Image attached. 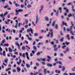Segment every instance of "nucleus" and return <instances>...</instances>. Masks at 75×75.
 Returning <instances> with one entry per match:
<instances>
[{"mask_svg": "<svg viewBox=\"0 0 75 75\" xmlns=\"http://www.w3.org/2000/svg\"><path fill=\"white\" fill-rule=\"evenodd\" d=\"M8 49L9 50V52H13V49H11V48L10 47H9Z\"/></svg>", "mask_w": 75, "mask_h": 75, "instance_id": "obj_9", "label": "nucleus"}, {"mask_svg": "<svg viewBox=\"0 0 75 75\" xmlns=\"http://www.w3.org/2000/svg\"><path fill=\"white\" fill-rule=\"evenodd\" d=\"M67 37L68 40H70V38H69V35H67Z\"/></svg>", "mask_w": 75, "mask_h": 75, "instance_id": "obj_31", "label": "nucleus"}, {"mask_svg": "<svg viewBox=\"0 0 75 75\" xmlns=\"http://www.w3.org/2000/svg\"><path fill=\"white\" fill-rule=\"evenodd\" d=\"M42 10H43L42 9H39V14H41V11H42Z\"/></svg>", "mask_w": 75, "mask_h": 75, "instance_id": "obj_21", "label": "nucleus"}, {"mask_svg": "<svg viewBox=\"0 0 75 75\" xmlns=\"http://www.w3.org/2000/svg\"><path fill=\"white\" fill-rule=\"evenodd\" d=\"M37 60L38 61H41V58L40 59L37 58Z\"/></svg>", "mask_w": 75, "mask_h": 75, "instance_id": "obj_63", "label": "nucleus"}, {"mask_svg": "<svg viewBox=\"0 0 75 75\" xmlns=\"http://www.w3.org/2000/svg\"><path fill=\"white\" fill-rule=\"evenodd\" d=\"M69 51V48H67L66 49V51L68 52V51Z\"/></svg>", "mask_w": 75, "mask_h": 75, "instance_id": "obj_64", "label": "nucleus"}, {"mask_svg": "<svg viewBox=\"0 0 75 75\" xmlns=\"http://www.w3.org/2000/svg\"><path fill=\"white\" fill-rule=\"evenodd\" d=\"M0 17L3 18V17H4V15L3 16V13H2V14H1L0 15Z\"/></svg>", "mask_w": 75, "mask_h": 75, "instance_id": "obj_56", "label": "nucleus"}, {"mask_svg": "<svg viewBox=\"0 0 75 75\" xmlns=\"http://www.w3.org/2000/svg\"><path fill=\"white\" fill-rule=\"evenodd\" d=\"M23 11V9H19L18 10H17V9H15V12H16V16H18V15L19 13L18 12H21Z\"/></svg>", "mask_w": 75, "mask_h": 75, "instance_id": "obj_1", "label": "nucleus"}, {"mask_svg": "<svg viewBox=\"0 0 75 75\" xmlns=\"http://www.w3.org/2000/svg\"><path fill=\"white\" fill-rule=\"evenodd\" d=\"M67 47V46L66 45L63 46H62V48L63 49H65V48H66V47Z\"/></svg>", "mask_w": 75, "mask_h": 75, "instance_id": "obj_32", "label": "nucleus"}, {"mask_svg": "<svg viewBox=\"0 0 75 75\" xmlns=\"http://www.w3.org/2000/svg\"><path fill=\"white\" fill-rule=\"evenodd\" d=\"M45 18L46 21H49V17L47 16H45Z\"/></svg>", "mask_w": 75, "mask_h": 75, "instance_id": "obj_8", "label": "nucleus"}, {"mask_svg": "<svg viewBox=\"0 0 75 75\" xmlns=\"http://www.w3.org/2000/svg\"><path fill=\"white\" fill-rule=\"evenodd\" d=\"M72 27H73V26H71L70 27V29H69V28H67V31H71L72 30Z\"/></svg>", "mask_w": 75, "mask_h": 75, "instance_id": "obj_7", "label": "nucleus"}, {"mask_svg": "<svg viewBox=\"0 0 75 75\" xmlns=\"http://www.w3.org/2000/svg\"><path fill=\"white\" fill-rule=\"evenodd\" d=\"M25 55L26 56V58L28 60L30 59V58H29V57H28V53L27 52H26L25 53Z\"/></svg>", "mask_w": 75, "mask_h": 75, "instance_id": "obj_4", "label": "nucleus"}, {"mask_svg": "<svg viewBox=\"0 0 75 75\" xmlns=\"http://www.w3.org/2000/svg\"><path fill=\"white\" fill-rule=\"evenodd\" d=\"M21 8H23V7H25V6L23 4H21Z\"/></svg>", "mask_w": 75, "mask_h": 75, "instance_id": "obj_43", "label": "nucleus"}, {"mask_svg": "<svg viewBox=\"0 0 75 75\" xmlns=\"http://www.w3.org/2000/svg\"><path fill=\"white\" fill-rule=\"evenodd\" d=\"M54 50L55 51H57V50H58V48L57 47H54Z\"/></svg>", "mask_w": 75, "mask_h": 75, "instance_id": "obj_35", "label": "nucleus"}, {"mask_svg": "<svg viewBox=\"0 0 75 75\" xmlns=\"http://www.w3.org/2000/svg\"><path fill=\"white\" fill-rule=\"evenodd\" d=\"M8 14V12L7 11L4 14V16L5 17L6 16V15H7Z\"/></svg>", "mask_w": 75, "mask_h": 75, "instance_id": "obj_26", "label": "nucleus"}, {"mask_svg": "<svg viewBox=\"0 0 75 75\" xmlns=\"http://www.w3.org/2000/svg\"><path fill=\"white\" fill-rule=\"evenodd\" d=\"M7 7H8V5L6 6H4V8H7Z\"/></svg>", "mask_w": 75, "mask_h": 75, "instance_id": "obj_37", "label": "nucleus"}, {"mask_svg": "<svg viewBox=\"0 0 75 75\" xmlns=\"http://www.w3.org/2000/svg\"><path fill=\"white\" fill-rule=\"evenodd\" d=\"M33 48L34 49V50H35V51H36V50H37V47L35 46L33 47Z\"/></svg>", "mask_w": 75, "mask_h": 75, "instance_id": "obj_22", "label": "nucleus"}, {"mask_svg": "<svg viewBox=\"0 0 75 75\" xmlns=\"http://www.w3.org/2000/svg\"><path fill=\"white\" fill-rule=\"evenodd\" d=\"M60 55L61 57H63L64 55V54L62 53H61L60 54Z\"/></svg>", "mask_w": 75, "mask_h": 75, "instance_id": "obj_36", "label": "nucleus"}, {"mask_svg": "<svg viewBox=\"0 0 75 75\" xmlns=\"http://www.w3.org/2000/svg\"><path fill=\"white\" fill-rule=\"evenodd\" d=\"M3 54L4 56H6V54H5V51H3Z\"/></svg>", "mask_w": 75, "mask_h": 75, "instance_id": "obj_54", "label": "nucleus"}, {"mask_svg": "<svg viewBox=\"0 0 75 75\" xmlns=\"http://www.w3.org/2000/svg\"><path fill=\"white\" fill-rule=\"evenodd\" d=\"M32 52L33 54H35V51L34 50H33L32 51Z\"/></svg>", "mask_w": 75, "mask_h": 75, "instance_id": "obj_61", "label": "nucleus"}, {"mask_svg": "<svg viewBox=\"0 0 75 75\" xmlns=\"http://www.w3.org/2000/svg\"><path fill=\"white\" fill-rule=\"evenodd\" d=\"M17 25H18V23H16V25L14 26L16 28H17Z\"/></svg>", "mask_w": 75, "mask_h": 75, "instance_id": "obj_29", "label": "nucleus"}, {"mask_svg": "<svg viewBox=\"0 0 75 75\" xmlns=\"http://www.w3.org/2000/svg\"><path fill=\"white\" fill-rule=\"evenodd\" d=\"M44 5H41L40 6V9L43 10V8H44Z\"/></svg>", "mask_w": 75, "mask_h": 75, "instance_id": "obj_40", "label": "nucleus"}, {"mask_svg": "<svg viewBox=\"0 0 75 75\" xmlns=\"http://www.w3.org/2000/svg\"><path fill=\"white\" fill-rule=\"evenodd\" d=\"M55 21H54L52 23V25L53 27H54L55 26Z\"/></svg>", "mask_w": 75, "mask_h": 75, "instance_id": "obj_16", "label": "nucleus"}, {"mask_svg": "<svg viewBox=\"0 0 75 75\" xmlns=\"http://www.w3.org/2000/svg\"><path fill=\"white\" fill-rule=\"evenodd\" d=\"M28 21L27 20H25V23H26V24H27L28 23Z\"/></svg>", "mask_w": 75, "mask_h": 75, "instance_id": "obj_57", "label": "nucleus"}, {"mask_svg": "<svg viewBox=\"0 0 75 75\" xmlns=\"http://www.w3.org/2000/svg\"><path fill=\"white\" fill-rule=\"evenodd\" d=\"M22 50H25V47L23 46L22 47Z\"/></svg>", "mask_w": 75, "mask_h": 75, "instance_id": "obj_33", "label": "nucleus"}, {"mask_svg": "<svg viewBox=\"0 0 75 75\" xmlns=\"http://www.w3.org/2000/svg\"><path fill=\"white\" fill-rule=\"evenodd\" d=\"M14 54L18 55V52H15L14 53Z\"/></svg>", "mask_w": 75, "mask_h": 75, "instance_id": "obj_60", "label": "nucleus"}, {"mask_svg": "<svg viewBox=\"0 0 75 75\" xmlns=\"http://www.w3.org/2000/svg\"><path fill=\"white\" fill-rule=\"evenodd\" d=\"M26 66L27 68H30V65L28 64H26Z\"/></svg>", "mask_w": 75, "mask_h": 75, "instance_id": "obj_23", "label": "nucleus"}, {"mask_svg": "<svg viewBox=\"0 0 75 75\" xmlns=\"http://www.w3.org/2000/svg\"><path fill=\"white\" fill-rule=\"evenodd\" d=\"M63 24L64 25H65L66 26L68 27V25H67V23H64V22H63Z\"/></svg>", "mask_w": 75, "mask_h": 75, "instance_id": "obj_20", "label": "nucleus"}, {"mask_svg": "<svg viewBox=\"0 0 75 75\" xmlns=\"http://www.w3.org/2000/svg\"><path fill=\"white\" fill-rule=\"evenodd\" d=\"M50 31L51 32V37H53V36H54V33L52 32V29H50Z\"/></svg>", "mask_w": 75, "mask_h": 75, "instance_id": "obj_3", "label": "nucleus"}, {"mask_svg": "<svg viewBox=\"0 0 75 75\" xmlns=\"http://www.w3.org/2000/svg\"><path fill=\"white\" fill-rule=\"evenodd\" d=\"M41 32L42 33H47V31L44 30H41Z\"/></svg>", "mask_w": 75, "mask_h": 75, "instance_id": "obj_15", "label": "nucleus"}, {"mask_svg": "<svg viewBox=\"0 0 75 75\" xmlns=\"http://www.w3.org/2000/svg\"><path fill=\"white\" fill-rule=\"evenodd\" d=\"M34 35L35 37L38 36V33H36L34 34Z\"/></svg>", "mask_w": 75, "mask_h": 75, "instance_id": "obj_44", "label": "nucleus"}, {"mask_svg": "<svg viewBox=\"0 0 75 75\" xmlns=\"http://www.w3.org/2000/svg\"><path fill=\"white\" fill-rule=\"evenodd\" d=\"M30 31H31V33H32V34H33V30H32V29H31V28H30Z\"/></svg>", "mask_w": 75, "mask_h": 75, "instance_id": "obj_38", "label": "nucleus"}, {"mask_svg": "<svg viewBox=\"0 0 75 75\" xmlns=\"http://www.w3.org/2000/svg\"><path fill=\"white\" fill-rule=\"evenodd\" d=\"M64 38H62L60 39L61 42H63L64 41Z\"/></svg>", "mask_w": 75, "mask_h": 75, "instance_id": "obj_28", "label": "nucleus"}, {"mask_svg": "<svg viewBox=\"0 0 75 75\" xmlns=\"http://www.w3.org/2000/svg\"><path fill=\"white\" fill-rule=\"evenodd\" d=\"M40 54H41V52H38L36 53V55H40Z\"/></svg>", "mask_w": 75, "mask_h": 75, "instance_id": "obj_46", "label": "nucleus"}, {"mask_svg": "<svg viewBox=\"0 0 75 75\" xmlns=\"http://www.w3.org/2000/svg\"><path fill=\"white\" fill-rule=\"evenodd\" d=\"M72 14H71V13H70L68 15V17H72Z\"/></svg>", "mask_w": 75, "mask_h": 75, "instance_id": "obj_39", "label": "nucleus"}, {"mask_svg": "<svg viewBox=\"0 0 75 75\" xmlns=\"http://www.w3.org/2000/svg\"><path fill=\"white\" fill-rule=\"evenodd\" d=\"M36 65L37 67H39V64L37 62L36 63Z\"/></svg>", "mask_w": 75, "mask_h": 75, "instance_id": "obj_51", "label": "nucleus"}, {"mask_svg": "<svg viewBox=\"0 0 75 75\" xmlns=\"http://www.w3.org/2000/svg\"><path fill=\"white\" fill-rule=\"evenodd\" d=\"M59 10H60V13H62V7H59Z\"/></svg>", "mask_w": 75, "mask_h": 75, "instance_id": "obj_24", "label": "nucleus"}, {"mask_svg": "<svg viewBox=\"0 0 75 75\" xmlns=\"http://www.w3.org/2000/svg\"><path fill=\"white\" fill-rule=\"evenodd\" d=\"M4 46L3 44L1 43H1L0 44V47H1V46Z\"/></svg>", "mask_w": 75, "mask_h": 75, "instance_id": "obj_52", "label": "nucleus"}, {"mask_svg": "<svg viewBox=\"0 0 75 75\" xmlns=\"http://www.w3.org/2000/svg\"><path fill=\"white\" fill-rule=\"evenodd\" d=\"M75 75V73H70L69 75Z\"/></svg>", "mask_w": 75, "mask_h": 75, "instance_id": "obj_49", "label": "nucleus"}, {"mask_svg": "<svg viewBox=\"0 0 75 75\" xmlns=\"http://www.w3.org/2000/svg\"><path fill=\"white\" fill-rule=\"evenodd\" d=\"M70 33H71V34H72V35H74V32H73V31H71L70 32Z\"/></svg>", "mask_w": 75, "mask_h": 75, "instance_id": "obj_47", "label": "nucleus"}, {"mask_svg": "<svg viewBox=\"0 0 75 75\" xmlns=\"http://www.w3.org/2000/svg\"><path fill=\"white\" fill-rule=\"evenodd\" d=\"M28 40H29V41H32V38H31L30 37L28 38Z\"/></svg>", "mask_w": 75, "mask_h": 75, "instance_id": "obj_53", "label": "nucleus"}, {"mask_svg": "<svg viewBox=\"0 0 75 75\" xmlns=\"http://www.w3.org/2000/svg\"><path fill=\"white\" fill-rule=\"evenodd\" d=\"M17 70L18 72H19L20 71V67H18L17 68Z\"/></svg>", "mask_w": 75, "mask_h": 75, "instance_id": "obj_14", "label": "nucleus"}, {"mask_svg": "<svg viewBox=\"0 0 75 75\" xmlns=\"http://www.w3.org/2000/svg\"><path fill=\"white\" fill-rule=\"evenodd\" d=\"M4 47H8V44L7 43H5L4 44Z\"/></svg>", "mask_w": 75, "mask_h": 75, "instance_id": "obj_19", "label": "nucleus"}, {"mask_svg": "<svg viewBox=\"0 0 75 75\" xmlns=\"http://www.w3.org/2000/svg\"><path fill=\"white\" fill-rule=\"evenodd\" d=\"M65 43L66 45H69L70 43L69 42H68L67 41H66L65 42Z\"/></svg>", "mask_w": 75, "mask_h": 75, "instance_id": "obj_41", "label": "nucleus"}, {"mask_svg": "<svg viewBox=\"0 0 75 75\" xmlns=\"http://www.w3.org/2000/svg\"><path fill=\"white\" fill-rule=\"evenodd\" d=\"M47 66H48V67H51L52 66V64L48 63L47 64Z\"/></svg>", "mask_w": 75, "mask_h": 75, "instance_id": "obj_12", "label": "nucleus"}, {"mask_svg": "<svg viewBox=\"0 0 75 75\" xmlns=\"http://www.w3.org/2000/svg\"><path fill=\"white\" fill-rule=\"evenodd\" d=\"M7 61H8V59L6 58L4 60V62L5 63H7Z\"/></svg>", "mask_w": 75, "mask_h": 75, "instance_id": "obj_25", "label": "nucleus"}, {"mask_svg": "<svg viewBox=\"0 0 75 75\" xmlns=\"http://www.w3.org/2000/svg\"><path fill=\"white\" fill-rule=\"evenodd\" d=\"M38 16L37 15L36 19V22L35 23V24H37V23H38Z\"/></svg>", "mask_w": 75, "mask_h": 75, "instance_id": "obj_5", "label": "nucleus"}, {"mask_svg": "<svg viewBox=\"0 0 75 75\" xmlns=\"http://www.w3.org/2000/svg\"><path fill=\"white\" fill-rule=\"evenodd\" d=\"M25 47L26 48V49L27 50H28L30 49V47H28V45H26Z\"/></svg>", "mask_w": 75, "mask_h": 75, "instance_id": "obj_11", "label": "nucleus"}, {"mask_svg": "<svg viewBox=\"0 0 75 75\" xmlns=\"http://www.w3.org/2000/svg\"><path fill=\"white\" fill-rule=\"evenodd\" d=\"M44 44V43H38V45H41V44Z\"/></svg>", "mask_w": 75, "mask_h": 75, "instance_id": "obj_55", "label": "nucleus"}, {"mask_svg": "<svg viewBox=\"0 0 75 75\" xmlns=\"http://www.w3.org/2000/svg\"><path fill=\"white\" fill-rule=\"evenodd\" d=\"M22 57H24L25 58V53H23L22 54Z\"/></svg>", "mask_w": 75, "mask_h": 75, "instance_id": "obj_42", "label": "nucleus"}, {"mask_svg": "<svg viewBox=\"0 0 75 75\" xmlns=\"http://www.w3.org/2000/svg\"><path fill=\"white\" fill-rule=\"evenodd\" d=\"M12 71L13 72H15L16 71V70L15 69H13Z\"/></svg>", "mask_w": 75, "mask_h": 75, "instance_id": "obj_62", "label": "nucleus"}, {"mask_svg": "<svg viewBox=\"0 0 75 75\" xmlns=\"http://www.w3.org/2000/svg\"><path fill=\"white\" fill-rule=\"evenodd\" d=\"M25 42L26 44H28V41H27V40H25Z\"/></svg>", "mask_w": 75, "mask_h": 75, "instance_id": "obj_59", "label": "nucleus"}, {"mask_svg": "<svg viewBox=\"0 0 75 75\" xmlns=\"http://www.w3.org/2000/svg\"><path fill=\"white\" fill-rule=\"evenodd\" d=\"M65 67L64 66H63V69H62V71L63 72L65 71Z\"/></svg>", "mask_w": 75, "mask_h": 75, "instance_id": "obj_17", "label": "nucleus"}, {"mask_svg": "<svg viewBox=\"0 0 75 75\" xmlns=\"http://www.w3.org/2000/svg\"><path fill=\"white\" fill-rule=\"evenodd\" d=\"M45 60H46V58H41V61H45Z\"/></svg>", "mask_w": 75, "mask_h": 75, "instance_id": "obj_10", "label": "nucleus"}, {"mask_svg": "<svg viewBox=\"0 0 75 75\" xmlns=\"http://www.w3.org/2000/svg\"><path fill=\"white\" fill-rule=\"evenodd\" d=\"M47 62H50V59H51V57L50 56H47Z\"/></svg>", "mask_w": 75, "mask_h": 75, "instance_id": "obj_2", "label": "nucleus"}, {"mask_svg": "<svg viewBox=\"0 0 75 75\" xmlns=\"http://www.w3.org/2000/svg\"><path fill=\"white\" fill-rule=\"evenodd\" d=\"M71 4H72V2H69L67 4V6H70Z\"/></svg>", "mask_w": 75, "mask_h": 75, "instance_id": "obj_34", "label": "nucleus"}, {"mask_svg": "<svg viewBox=\"0 0 75 75\" xmlns=\"http://www.w3.org/2000/svg\"><path fill=\"white\" fill-rule=\"evenodd\" d=\"M31 30L30 29H28L27 31V32L28 33H30V31Z\"/></svg>", "mask_w": 75, "mask_h": 75, "instance_id": "obj_58", "label": "nucleus"}, {"mask_svg": "<svg viewBox=\"0 0 75 75\" xmlns=\"http://www.w3.org/2000/svg\"><path fill=\"white\" fill-rule=\"evenodd\" d=\"M55 28L57 30V29H58V26L57 25V24H56L55 26Z\"/></svg>", "mask_w": 75, "mask_h": 75, "instance_id": "obj_18", "label": "nucleus"}, {"mask_svg": "<svg viewBox=\"0 0 75 75\" xmlns=\"http://www.w3.org/2000/svg\"><path fill=\"white\" fill-rule=\"evenodd\" d=\"M15 6L17 7L18 6V7H20V5H19V4H18V3L15 4Z\"/></svg>", "mask_w": 75, "mask_h": 75, "instance_id": "obj_27", "label": "nucleus"}, {"mask_svg": "<svg viewBox=\"0 0 75 75\" xmlns=\"http://www.w3.org/2000/svg\"><path fill=\"white\" fill-rule=\"evenodd\" d=\"M6 42V41H5V40H2V41L1 42V43L3 44H4V42Z\"/></svg>", "mask_w": 75, "mask_h": 75, "instance_id": "obj_45", "label": "nucleus"}, {"mask_svg": "<svg viewBox=\"0 0 75 75\" xmlns=\"http://www.w3.org/2000/svg\"><path fill=\"white\" fill-rule=\"evenodd\" d=\"M21 24H22L21 22L19 23L18 25V27H20Z\"/></svg>", "mask_w": 75, "mask_h": 75, "instance_id": "obj_48", "label": "nucleus"}, {"mask_svg": "<svg viewBox=\"0 0 75 75\" xmlns=\"http://www.w3.org/2000/svg\"><path fill=\"white\" fill-rule=\"evenodd\" d=\"M27 7L28 8H31V5L30 4H28L27 6Z\"/></svg>", "mask_w": 75, "mask_h": 75, "instance_id": "obj_13", "label": "nucleus"}, {"mask_svg": "<svg viewBox=\"0 0 75 75\" xmlns=\"http://www.w3.org/2000/svg\"><path fill=\"white\" fill-rule=\"evenodd\" d=\"M68 58L69 59H72V57L71 56L69 57Z\"/></svg>", "mask_w": 75, "mask_h": 75, "instance_id": "obj_50", "label": "nucleus"}, {"mask_svg": "<svg viewBox=\"0 0 75 75\" xmlns=\"http://www.w3.org/2000/svg\"><path fill=\"white\" fill-rule=\"evenodd\" d=\"M15 45H17V46H18L20 45H19V44H18V42H16Z\"/></svg>", "mask_w": 75, "mask_h": 75, "instance_id": "obj_30", "label": "nucleus"}, {"mask_svg": "<svg viewBox=\"0 0 75 75\" xmlns=\"http://www.w3.org/2000/svg\"><path fill=\"white\" fill-rule=\"evenodd\" d=\"M21 59H19V62H17V64L18 65H20V64L21 63V61H22Z\"/></svg>", "mask_w": 75, "mask_h": 75, "instance_id": "obj_6", "label": "nucleus"}]
</instances>
